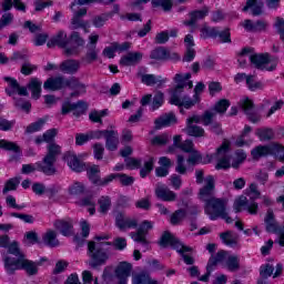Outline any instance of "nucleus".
<instances>
[{
	"instance_id": "nucleus-45",
	"label": "nucleus",
	"mask_w": 284,
	"mask_h": 284,
	"mask_svg": "<svg viewBox=\"0 0 284 284\" xmlns=\"http://www.w3.org/2000/svg\"><path fill=\"white\" fill-rule=\"evenodd\" d=\"M220 236L223 243L225 245H229L230 247H234V245L239 243V236L235 233L226 232V233H222Z\"/></svg>"
},
{
	"instance_id": "nucleus-59",
	"label": "nucleus",
	"mask_w": 284,
	"mask_h": 284,
	"mask_svg": "<svg viewBox=\"0 0 284 284\" xmlns=\"http://www.w3.org/2000/svg\"><path fill=\"white\" fill-rule=\"evenodd\" d=\"M272 274H274V266L273 265L264 264V265L261 266V268H260L261 278L260 280L270 278V276H272Z\"/></svg>"
},
{
	"instance_id": "nucleus-52",
	"label": "nucleus",
	"mask_w": 284,
	"mask_h": 284,
	"mask_svg": "<svg viewBox=\"0 0 284 284\" xmlns=\"http://www.w3.org/2000/svg\"><path fill=\"white\" fill-rule=\"evenodd\" d=\"M153 8H162L164 12H170L174 3L172 0H152Z\"/></svg>"
},
{
	"instance_id": "nucleus-14",
	"label": "nucleus",
	"mask_w": 284,
	"mask_h": 284,
	"mask_svg": "<svg viewBox=\"0 0 284 284\" xmlns=\"http://www.w3.org/2000/svg\"><path fill=\"white\" fill-rule=\"evenodd\" d=\"M264 223L266 225V231L271 232V234L278 235V245L284 247V227L278 226V223L274 219V212L267 211Z\"/></svg>"
},
{
	"instance_id": "nucleus-60",
	"label": "nucleus",
	"mask_w": 284,
	"mask_h": 284,
	"mask_svg": "<svg viewBox=\"0 0 284 284\" xmlns=\"http://www.w3.org/2000/svg\"><path fill=\"white\" fill-rule=\"evenodd\" d=\"M246 194L250 196L251 201H256V199H261V192L258 191V186L252 183L248 189H246Z\"/></svg>"
},
{
	"instance_id": "nucleus-56",
	"label": "nucleus",
	"mask_w": 284,
	"mask_h": 284,
	"mask_svg": "<svg viewBox=\"0 0 284 284\" xmlns=\"http://www.w3.org/2000/svg\"><path fill=\"white\" fill-rule=\"evenodd\" d=\"M104 116H108L106 109L101 111H91V113L89 114V119L93 123H102V119H104Z\"/></svg>"
},
{
	"instance_id": "nucleus-20",
	"label": "nucleus",
	"mask_w": 284,
	"mask_h": 284,
	"mask_svg": "<svg viewBox=\"0 0 284 284\" xmlns=\"http://www.w3.org/2000/svg\"><path fill=\"white\" fill-rule=\"evenodd\" d=\"M239 108L245 112L248 116V121L252 123H258L261 121V115L254 113V102L247 98H243L240 100Z\"/></svg>"
},
{
	"instance_id": "nucleus-46",
	"label": "nucleus",
	"mask_w": 284,
	"mask_h": 284,
	"mask_svg": "<svg viewBox=\"0 0 284 284\" xmlns=\"http://www.w3.org/2000/svg\"><path fill=\"white\" fill-rule=\"evenodd\" d=\"M189 214H192V209L187 207L185 210H179L171 216V223L173 225H176V223H181L183 219L189 216Z\"/></svg>"
},
{
	"instance_id": "nucleus-40",
	"label": "nucleus",
	"mask_w": 284,
	"mask_h": 284,
	"mask_svg": "<svg viewBox=\"0 0 284 284\" xmlns=\"http://www.w3.org/2000/svg\"><path fill=\"white\" fill-rule=\"evenodd\" d=\"M45 123H48V119L41 118L36 122L29 124L26 129L27 134H34V132H41L43 128H45Z\"/></svg>"
},
{
	"instance_id": "nucleus-32",
	"label": "nucleus",
	"mask_w": 284,
	"mask_h": 284,
	"mask_svg": "<svg viewBox=\"0 0 284 284\" xmlns=\"http://www.w3.org/2000/svg\"><path fill=\"white\" fill-rule=\"evenodd\" d=\"M55 230H59L62 236H71L73 233V226L71 220H57L53 223Z\"/></svg>"
},
{
	"instance_id": "nucleus-61",
	"label": "nucleus",
	"mask_w": 284,
	"mask_h": 284,
	"mask_svg": "<svg viewBox=\"0 0 284 284\" xmlns=\"http://www.w3.org/2000/svg\"><path fill=\"white\" fill-rule=\"evenodd\" d=\"M256 134L260 141H270L274 136V131L271 129H258Z\"/></svg>"
},
{
	"instance_id": "nucleus-44",
	"label": "nucleus",
	"mask_w": 284,
	"mask_h": 284,
	"mask_svg": "<svg viewBox=\"0 0 284 284\" xmlns=\"http://www.w3.org/2000/svg\"><path fill=\"white\" fill-rule=\"evenodd\" d=\"M187 165L190 164H187V159H185V155L178 154L175 172H178V174H185V172H187Z\"/></svg>"
},
{
	"instance_id": "nucleus-21",
	"label": "nucleus",
	"mask_w": 284,
	"mask_h": 284,
	"mask_svg": "<svg viewBox=\"0 0 284 284\" xmlns=\"http://www.w3.org/2000/svg\"><path fill=\"white\" fill-rule=\"evenodd\" d=\"M130 48H132V43L130 42H114L103 50V55L106 57V59H114L115 52H125L126 50H130Z\"/></svg>"
},
{
	"instance_id": "nucleus-19",
	"label": "nucleus",
	"mask_w": 284,
	"mask_h": 284,
	"mask_svg": "<svg viewBox=\"0 0 284 284\" xmlns=\"http://www.w3.org/2000/svg\"><path fill=\"white\" fill-rule=\"evenodd\" d=\"M3 81L7 82L6 92L9 97H14L19 94L20 97H28V89L19 85V82L11 77H4Z\"/></svg>"
},
{
	"instance_id": "nucleus-26",
	"label": "nucleus",
	"mask_w": 284,
	"mask_h": 284,
	"mask_svg": "<svg viewBox=\"0 0 284 284\" xmlns=\"http://www.w3.org/2000/svg\"><path fill=\"white\" fill-rule=\"evenodd\" d=\"M184 45L186 48V52L184 54L183 61L190 63V61H194V57H196V51L194 50V36L187 34L184 38Z\"/></svg>"
},
{
	"instance_id": "nucleus-41",
	"label": "nucleus",
	"mask_w": 284,
	"mask_h": 284,
	"mask_svg": "<svg viewBox=\"0 0 284 284\" xmlns=\"http://www.w3.org/2000/svg\"><path fill=\"white\" fill-rule=\"evenodd\" d=\"M163 103H165V95L163 94V92L158 91L154 94L153 100L150 104L151 112H156L159 108H162Z\"/></svg>"
},
{
	"instance_id": "nucleus-18",
	"label": "nucleus",
	"mask_w": 284,
	"mask_h": 284,
	"mask_svg": "<svg viewBox=\"0 0 284 284\" xmlns=\"http://www.w3.org/2000/svg\"><path fill=\"white\" fill-rule=\"evenodd\" d=\"M284 152V146L281 144H271L268 146H257L252 150L251 154L253 159H261V156H267V154H274L278 156L281 153Z\"/></svg>"
},
{
	"instance_id": "nucleus-50",
	"label": "nucleus",
	"mask_w": 284,
	"mask_h": 284,
	"mask_svg": "<svg viewBox=\"0 0 284 284\" xmlns=\"http://www.w3.org/2000/svg\"><path fill=\"white\" fill-rule=\"evenodd\" d=\"M99 212L101 214H108L110 207H112V201L108 196H102L98 201Z\"/></svg>"
},
{
	"instance_id": "nucleus-24",
	"label": "nucleus",
	"mask_w": 284,
	"mask_h": 284,
	"mask_svg": "<svg viewBox=\"0 0 284 284\" xmlns=\"http://www.w3.org/2000/svg\"><path fill=\"white\" fill-rule=\"evenodd\" d=\"M88 110V103L83 101H78L77 103L64 102L62 104L61 113L70 114V112H80L83 113Z\"/></svg>"
},
{
	"instance_id": "nucleus-5",
	"label": "nucleus",
	"mask_w": 284,
	"mask_h": 284,
	"mask_svg": "<svg viewBox=\"0 0 284 284\" xmlns=\"http://www.w3.org/2000/svg\"><path fill=\"white\" fill-rule=\"evenodd\" d=\"M237 61L240 65H245L247 61H250L255 68L258 70H267L272 72V70H276V65H278V59L271 57L270 54H257L254 53V49L244 48L239 54Z\"/></svg>"
},
{
	"instance_id": "nucleus-57",
	"label": "nucleus",
	"mask_w": 284,
	"mask_h": 284,
	"mask_svg": "<svg viewBox=\"0 0 284 284\" xmlns=\"http://www.w3.org/2000/svg\"><path fill=\"white\" fill-rule=\"evenodd\" d=\"M230 108V101L229 100H220L217 103H215L214 109L211 111L213 115L215 114L214 112H217L219 114H223L224 112L227 111Z\"/></svg>"
},
{
	"instance_id": "nucleus-43",
	"label": "nucleus",
	"mask_w": 284,
	"mask_h": 284,
	"mask_svg": "<svg viewBox=\"0 0 284 284\" xmlns=\"http://www.w3.org/2000/svg\"><path fill=\"white\" fill-rule=\"evenodd\" d=\"M16 8V10H26V4H23V2H21V0H3L2 1V10L8 11L11 8Z\"/></svg>"
},
{
	"instance_id": "nucleus-9",
	"label": "nucleus",
	"mask_w": 284,
	"mask_h": 284,
	"mask_svg": "<svg viewBox=\"0 0 284 284\" xmlns=\"http://www.w3.org/2000/svg\"><path fill=\"white\" fill-rule=\"evenodd\" d=\"M160 245L162 247H173V250H176L179 254H182L184 263L186 265H192L194 263V258L190 256V252H192V247L183 245L176 236L172 235L170 232H164L160 239Z\"/></svg>"
},
{
	"instance_id": "nucleus-6",
	"label": "nucleus",
	"mask_w": 284,
	"mask_h": 284,
	"mask_svg": "<svg viewBox=\"0 0 284 284\" xmlns=\"http://www.w3.org/2000/svg\"><path fill=\"white\" fill-rule=\"evenodd\" d=\"M59 154H61V146H59V144L55 143H50L48 145V154L43 159L42 164H23L22 174H32V172H36V170H39L44 174H54V162L57 161V156H59Z\"/></svg>"
},
{
	"instance_id": "nucleus-38",
	"label": "nucleus",
	"mask_w": 284,
	"mask_h": 284,
	"mask_svg": "<svg viewBox=\"0 0 284 284\" xmlns=\"http://www.w3.org/2000/svg\"><path fill=\"white\" fill-rule=\"evenodd\" d=\"M42 241L44 245L49 247H57L59 246V240L57 239V232L54 230H48L43 236Z\"/></svg>"
},
{
	"instance_id": "nucleus-31",
	"label": "nucleus",
	"mask_w": 284,
	"mask_h": 284,
	"mask_svg": "<svg viewBox=\"0 0 284 284\" xmlns=\"http://www.w3.org/2000/svg\"><path fill=\"white\" fill-rule=\"evenodd\" d=\"M47 45L48 48H54V45L65 48L68 45V33L65 31H59L47 42Z\"/></svg>"
},
{
	"instance_id": "nucleus-37",
	"label": "nucleus",
	"mask_w": 284,
	"mask_h": 284,
	"mask_svg": "<svg viewBox=\"0 0 284 284\" xmlns=\"http://www.w3.org/2000/svg\"><path fill=\"white\" fill-rule=\"evenodd\" d=\"M100 173L101 169L97 164H92L87 168V174L90 181L94 183V185H99V183L101 182Z\"/></svg>"
},
{
	"instance_id": "nucleus-1",
	"label": "nucleus",
	"mask_w": 284,
	"mask_h": 284,
	"mask_svg": "<svg viewBox=\"0 0 284 284\" xmlns=\"http://www.w3.org/2000/svg\"><path fill=\"white\" fill-rule=\"evenodd\" d=\"M186 159L187 165H199V163L207 164L216 161L215 170H227L230 168H239L243 161L247 159V154L243 151H237L234 156H230V142L224 140L222 145L216 150L215 154L201 156V153L193 150Z\"/></svg>"
},
{
	"instance_id": "nucleus-39",
	"label": "nucleus",
	"mask_w": 284,
	"mask_h": 284,
	"mask_svg": "<svg viewBox=\"0 0 284 284\" xmlns=\"http://www.w3.org/2000/svg\"><path fill=\"white\" fill-rule=\"evenodd\" d=\"M42 84L43 83L41 82V80H39L37 78H33L30 80L28 88L31 91L32 99H40Z\"/></svg>"
},
{
	"instance_id": "nucleus-53",
	"label": "nucleus",
	"mask_w": 284,
	"mask_h": 284,
	"mask_svg": "<svg viewBox=\"0 0 284 284\" xmlns=\"http://www.w3.org/2000/svg\"><path fill=\"white\" fill-rule=\"evenodd\" d=\"M112 17V13H103L101 16H97L92 20V24L94 28H103L108 20Z\"/></svg>"
},
{
	"instance_id": "nucleus-8",
	"label": "nucleus",
	"mask_w": 284,
	"mask_h": 284,
	"mask_svg": "<svg viewBox=\"0 0 284 284\" xmlns=\"http://www.w3.org/2000/svg\"><path fill=\"white\" fill-rule=\"evenodd\" d=\"M132 264L121 262L115 268L112 266L105 267L102 275V284H128Z\"/></svg>"
},
{
	"instance_id": "nucleus-34",
	"label": "nucleus",
	"mask_w": 284,
	"mask_h": 284,
	"mask_svg": "<svg viewBox=\"0 0 284 284\" xmlns=\"http://www.w3.org/2000/svg\"><path fill=\"white\" fill-rule=\"evenodd\" d=\"M105 148L110 152H115L119 150V132L111 130L110 133L105 138Z\"/></svg>"
},
{
	"instance_id": "nucleus-30",
	"label": "nucleus",
	"mask_w": 284,
	"mask_h": 284,
	"mask_svg": "<svg viewBox=\"0 0 284 284\" xmlns=\"http://www.w3.org/2000/svg\"><path fill=\"white\" fill-rule=\"evenodd\" d=\"M142 83L144 85H156V88H163L168 83V78L154 74H144L142 75Z\"/></svg>"
},
{
	"instance_id": "nucleus-63",
	"label": "nucleus",
	"mask_w": 284,
	"mask_h": 284,
	"mask_svg": "<svg viewBox=\"0 0 284 284\" xmlns=\"http://www.w3.org/2000/svg\"><path fill=\"white\" fill-rule=\"evenodd\" d=\"M0 148H2V150H11L12 152H19V145L8 140H0Z\"/></svg>"
},
{
	"instance_id": "nucleus-51",
	"label": "nucleus",
	"mask_w": 284,
	"mask_h": 284,
	"mask_svg": "<svg viewBox=\"0 0 284 284\" xmlns=\"http://www.w3.org/2000/svg\"><path fill=\"white\" fill-rule=\"evenodd\" d=\"M12 243H14V242L10 243V236L0 235V247L8 248L7 253H2V261H3V256H10V258H16L14 255L12 253H10V245H12Z\"/></svg>"
},
{
	"instance_id": "nucleus-55",
	"label": "nucleus",
	"mask_w": 284,
	"mask_h": 284,
	"mask_svg": "<svg viewBox=\"0 0 284 284\" xmlns=\"http://www.w3.org/2000/svg\"><path fill=\"white\" fill-rule=\"evenodd\" d=\"M152 170H154V158H149L144 162V166L140 171L141 178L145 179V176H148V174H150Z\"/></svg>"
},
{
	"instance_id": "nucleus-62",
	"label": "nucleus",
	"mask_w": 284,
	"mask_h": 284,
	"mask_svg": "<svg viewBox=\"0 0 284 284\" xmlns=\"http://www.w3.org/2000/svg\"><path fill=\"white\" fill-rule=\"evenodd\" d=\"M112 132V130H95V131H89V134L91 136V141L93 139H106V136Z\"/></svg>"
},
{
	"instance_id": "nucleus-29",
	"label": "nucleus",
	"mask_w": 284,
	"mask_h": 284,
	"mask_svg": "<svg viewBox=\"0 0 284 284\" xmlns=\"http://www.w3.org/2000/svg\"><path fill=\"white\" fill-rule=\"evenodd\" d=\"M71 41L72 43H75L77 47L64 49V52L65 54H68V57H71L72 54H79V52H81L80 48H83V45H85V41L77 32H73L71 34Z\"/></svg>"
},
{
	"instance_id": "nucleus-23",
	"label": "nucleus",
	"mask_w": 284,
	"mask_h": 284,
	"mask_svg": "<svg viewBox=\"0 0 284 284\" xmlns=\"http://www.w3.org/2000/svg\"><path fill=\"white\" fill-rule=\"evenodd\" d=\"M115 225L116 227H119V230L125 232L126 230H132L133 227H136V220L126 217L123 213H118L115 215Z\"/></svg>"
},
{
	"instance_id": "nucleus-64",
	"label": "nucleus",
	"mask_w": 284,
	"mask_h": 284,
	"mask_svg": "<svg viewBox=\"0 0 284 284\" xmlns=\"http://www.w3.org/2000/svg\"><path fill=\"white\" fill-rule=\"evenodd\" d=\"M82 281L83 284H92V281L94 282V284H99V278L94 277V275H92V272L90 271L82 272Z\"/></svg>"
},
{
	"instance_id": "nucleus-33",
	"label": "nucleus",
	"mask_w": 284,
	"mask_h": 284,
	"mask_svg": "<svg viewBox=\"0 0 284 284\" xmlns=\"http://www.w3.org/2000/svg\"><path fill=\"white\" fill-rule=\"evenodd\" d=\"M207 14H210V9H207V7H204L200 10H195L191 12V21H186L185 26L194 28V26H196V21L203 20Z\"/></svg>"
},
{
	"instance_id": "nucleus-22",
	"label": "nucleus",
	"mask_w": 284,
	"mask_h": 284,
	"mask_svg": "<svg viewBox=\"0 0 284 284\" xmlns=\"http://www.w3.org/2000/svg\"><path fill=\"white\" fill-rule=\"evenodd\" d=\"M235 83H241V81H246V85H248V89L252 90V92H256V90H261L263 88V83L256 81V78L254 75H245V73H237L235 75Z\"/></svg>"
},
{
	"instance_id": "nucleus-4",
	"label": "nucleus",
	"mask_w": 284,
	"mask_h": 284,
	"mask_svg": "<svg viewBox=\"0 0 284 284\" xmlns=\"http://www.w3.org/2000/svg\"><path fill=\"white\" fill-rule=\"evenodd\" d=\"M9 253L14 257H10L8 255L3 256L4 270L7 274H14L17 270H24L29 276H34L39 272V265L41 263L32 262L26 258L23 252L19 248V243L13 241V243L9 247Z\"/></svg>"
},
{
	"instance_id": "nucleus-35",
	"label": "nucleus",
	"mask_w": 284,
	"mask_h": 284,
	"mask_svg": "<svg viewBox=\"0 0 284 284\" xmlns=\"http://www.w3.org/2000/svg\"><path fill=\"white\" fill-rule=\"evenodd\" d=\"M143 59L141 52H130L123 55L120 60L121 65H136Z\"/></svg>"
},
{
	"instance_id": "nucleus-48",
	"label": "nucleus",
	"mask_w": 284,
	"mask_h": 284,
	"mask_svg": "<svg viewBox=\"0 0 284 284\" xmlns=\"http://www.w3.org/2000/svg\"><path fill=\"white\" fill-rule=\"evenodd\" d=\"M69 196H80V194H83L85 192V185L81 182H74L69 186Z\"/></svg>"
},
{
	"instance_id": "nucleus-36",
	"label": "nucleus",
	"mask_w": 284,
	"mask_h": 284,
	"mask_svg": "<svg viewBox=\"0 0 284 284\" xmlns=\"http://www.w3.org/2000/svg\"><path fill=\"white\" fill-rule=\"evenodd\" d=\"M81 68V62L77 60H67L61 63L60 70L65 72L67 74H74V72H79Z\"/></svg>"
},
{
	"instance_id": "nucleus-58",
	"label": "nucleus",
	"mask_w": 284,
	"mask_h": 284,
	"mask_svg": "<svg viewBox=\"0 0 284 284\" xmlns=\"http://www.w3.org/2000/svg\"><path fill=\"white\" fill-rule=\"evenodd\" d=\"M170 57V53H168V50L160 48L155 49L151 52V59H154L155 61H163Z\"/></svg>"
},
{
	"instance_id": "nucleus-3",
	"label": "nucleus",
	"mask_w": 284,
	"mask_h": 284,
	"mask_svg": "<svg viewBox=\"0 0 284 284\" xmlns=\"http://www.w3.org/2000/svg\"><path fill=\"white\" fill-rule=\"evenodd\" d=\"M192 79V74L190 73H176L173 78V88L169 90V94H171V98L169 102L171 105H178V108H184L185 110H190V108H193V105H196L201 101V98L199 94L205 90V84L203 82H199L195 85L193 95V99H190L187 97H181L183 93L184 88H189V90H192L193 83L190 81Z\"/></svg>"
},
{
	"instance_id": "nucleus-2",
	"label": "nucleus",
	"mask_w": 284,
	"mask_h": 284,
	"mask_svg": "<svg viewBox=\"0 0 284 284\" xmlns=\"http://www.w3.org/2000/svg\"><path fill=\"white\" fill-rule=\"evenodd\" d=\"M196 183H204L203 187L200 189V199L205 201V214L211 221L216 219H225L226 223H232V219L227 216L225 212V201L214 197V176L207 175L203 178V171H195Z\"/></svg>"
},
{
	"instance_id": "nucleus-28",
	"label": "nucleus",
	"mask_w": 284,
	"mask_h": 284,
	"mask_svg": "<svg viewBox=\"0 0 284 284\" xmlns=\"http://www.w3.org/2000/svg\"><path fill=\"white\" fill-rule=\"evenodd\" d=\"M155 195L160 201H175L176 193L168 189L164 184H158L155 187Z\"/></svg>"
},
{
	"instance_id": "nucleus-27",
	"label": "nucleus",
	"mask_w": 284,
	"mask_h": 284,
	"mask_svg": "<svg viewBox=\"0 0 284 284\" xmlns=\"http://www.w3.org/2000/svg\"><path fill=\"white\" fill-rule=\"evenodd\" d=\"M243 12H251L254 17L263 14V0H247L242 9Z\"/></svg>"
},
{
	"instance_id": "nucleus-47",
	"label": "nucleus",
	"mask_w": 284,
	"mask_h": 284,
	"mask_svg": "<svg viewBox=\"0 0 284 284\" xmlns=\"http://www.w3.org/2000/svg\"><path fill=\"white\" fill-rule=\"evenodd\" d=\"M79 205H81L82 207H88V212L90 214V216H94L97 209L94 207L95 205V201L94 197L89 196V197H84L83 200H81L79 202Z\"/></svg>"
},
{
	"instance_id": "nucleus-17",
	"label": "nucleus",
	"mask_w": 284,
	"mask_h": 284,
	"mask_svg": "<svg viewBox=\"0 0 284 284\" xmlns=\"http://www.w3.org/2000/svg\"><path fill=\"white\" fill-rule=\"evenodd\" d=\"M87 156L88 153H82L78 155L74 152H68L64 155V161L68 168H70V170H72L73 172H83V170H85V164L81 162V159H85Z\"/></svg>"
},
{
	"instance_id": "nucleus-54",
	"label": "nucleus",
	"mask_w": 284,
	"mask_h": 284,
	"mask_svg": "<svg viewBox=\"0 0 284 284\" xmlns=\"http://www.w3.org/2000/svg\"><path fill=\"white\" fill-rule=\"evenodd\" d=\"M201 32V38L202 39H210V37L216 39L217 37V31L215 28H210L207 24H203L202 28L200 29Z\"/></svg>"
},
{
	"instance_id": "nucleus-7",
	"label": "nucleus",
	"mask_w": 284,
	"mask_h": 284,
	"mask_svg": "<svg viewBox=\"0 0 284 284\" xmlns=\"http://www.w3.org/2000/svg\"><path fill=\"white\" fill-rule=\"evenodd\" d=\"M110 236L103 234L97 235L93 242H89V256L92 258L93 265H103L110 258L112 244L108 242Z\"/></svg>"
},
{
	"instance_id": "nucleus-12",
	"label": "nucleus",
	"mask_w": 284,
	"mask_h": 284,
	"mask_svg": "<svg viewBox=\"0 0 284 284\" xmlns=\"http://www.w3.org/2000/svg\"><path fill=\"white\" fill-rule=\"evenodd\" d=\"M97 0H74L71 4V10L73 12V18L71 19V28L72 30H79V28H83L84 32H88V28H90V22H85L81 20V17H85L88 14V10L85 8H81V6H88V3H92Z\"/></svg>"
},
{
	"instance_id": "nucleus-15",
	"label": "nucleus",
	"mask_w": 284,
	"mask_h": 284,
	"mask_svg": "<svg viewBox=\"0 0 284 284\" xmlns=\"http://www.w3.org/2000/svg\"><path fill=\"white\" fill-rule=\"evenodd\" d=\"M233 210L234 212H243L246 211L252 215L258 214V203L256 202H247V197L245 195H240L235 199L233 203Z\"/></svg>"
},
{
	"instance_id": "nucleus-13",
	"label": "nucleus",
	"mask_w": 284,
	"mask_h": 284,
	"mask_svg": "<svg viewBox=\"0 0 284 284\" xmlns=\"http://www.w3.org/2000/svg\"><path fill=\"white\" fill-rule=\"evenodd\" d=\"M212 265H223L231 271L239 270V257L225 251H220L209 260V271L212 270Z\"/></svg>"
},
{
	"instance_id": "nucleus-16",
	"label": "nucleus",
	"mask_w": 284,
	"mask_h": 284,
	"mask_svg": "<svg viewBox=\"0 0 284 284\" xmlns=\"http://www.w3.org/2000/svg\"><path fill=\"white\" fill-rule=\"evenodd\" d=\"M154 227V222L152 221H143L136 233L131 234V239L135 241V243H141L145 250H148V245L150 242H148V232Z\"/></svg>"
},
{
	"instance_id": "nucleus-10",
	"label": "nucleus",
	"mask_w": 284,
	"mask_h": 284,
	"mask_svg": "<svg viewBox=\"0 0 284 284\" xmlns=\"http://www.w3.org/2000/svg\"><path fill=\"white\" fill-rule=\"evenodd\" d=\"M204 123V125H210L214 121V113L207 111L201 118L200 115H193L187 119L185 132L189 136H195L196 139L205 136V130L194 123Z\"/></svg>"
},
{
	"instance_id": "nucleus-42",
	"label": "nucleus",
	"mask_w": 284,
	"mask_h": 284,
	"mask_svg": "<svg viewBox=\"0 0 284 284\" xmlns=\"http://www.w3.org/2000/svg\"><path fill=\"white\" fill-rule=\"evenodd\" d=\"M252 132V128L250 126H245L242 134L237 138V140L235 141V145H237V148H243V145H250V143H252V140H247V135Z\"/></svg>"
},
{
	"instance_id": "nucleus-49",
	"label": "nucleus",
	"mask_w": 284,
	"mask_h": 284,
	"mask_svg": "<svg viewBox=\"0 0 284 284\" xmlns=\"http://www.w3.org/2000/svg\"><path fill=\"white\" fill-rule=\"evenodd\" d=\"M89 50L85 54L84 58H82V63H84V65H90V63L97 61V57L99 54V52L97 51V47H88Z\"/></svg>"
},
{
	"instance_id": "nucleus-25",
	"label": "nucleus",
	"mask_w": 284,
	"mask_h": 284,
	"mask_svg": "<svg viewBox=\"0 0 284 284\" xmlns=\"http://www.w3.org/2000/svg\"><path fill=\"white\" fill-rule=\"evenodd\" d=\"M175 123L176 115L174 114V112L164 113L154 122L158 130H161V128H170V125H174Z\"/></svg>"
},
{
	"instance_id": "nucleus-11",
	"label": "nucleus",
	"mask_w": 284,
	"mask_h": 284,
	"mask_svg": "<svg viewBox=\"0 0 284 284\" xmlns=\"http://www.w3.org/2000/svg\"><path fill=\"white\" fill-rule=\"evenodd\" d=\"M44 90H51L52 92L57 90H62V88H71L72 90H78V94L85 93V87L77 80V78H71L65 80L63 78H49L44 84Z\"/></svg>"
}]
</instances>
